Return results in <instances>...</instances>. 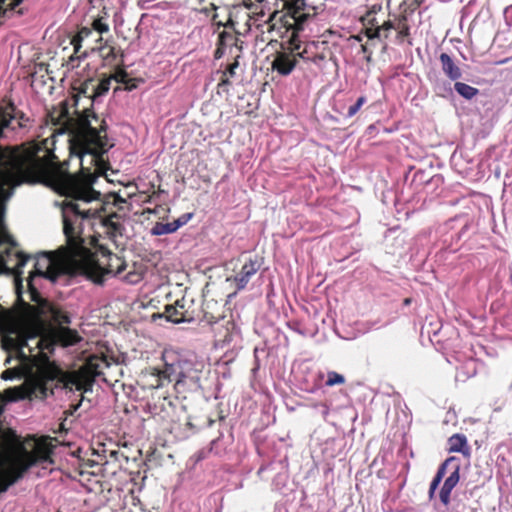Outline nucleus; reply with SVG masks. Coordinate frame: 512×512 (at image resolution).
Listing matches in <instances>:
<instances>
[{
	"label": "nucleus",
	"instance_id": "e433bc0d",
	"mask_svg": "<svg viewBox=\"0 0 512 512\" xmlns=\"http://www.w3.org/2000/svg\"><path fill=\"white\" fill-rule=\"evenodd\" d=\"M435 491H436V489H435V488L430 487V489H429V497H430V498H433V497H434Z\"/></svg>",
	"mask_w": 512,
	"mask_h": 512
},
{
	"label": "nucleus",
	"instance_id": "393cba45",
	"mask_svg": "<svg viewBox=\"0 0 512 512\" xmlns=\"http://www.w3.org/2000/svg\"><path fill=\"white\" fill-rule=\"evenodd\" d=\"M192 216H193L192 213H186V214H182L179 218H177L176 220L172 221L173 227L175 229V232L179 228H181L182 226L187 224L190 221V219L192 218Z\"/></svg>",
	"mask_w": 512,
	"mask_h": 512
},
{
	"label": "nucleus",
	"instance_id": "aec40b11",
	"mask_svg": "<svg viewBox=\"0 0 512 512\" xmlns=\"http://www.w3.org/2000/svg\"><path fill=\"white\" fill-rule=\"evenodd\" d=\"M165 381H168V378L164 377V370L160 371L154 369L153 373L151 374V388L160 389L164 386Z\"/></svg>",
	"mask_w": 512,
	"mask_h": 512
},
{
	"label": "nucleus",
	"instance_id": "f257e3e1",
	"mask_svg": "<svg viewBox=\"0 0 512 512\" xmlns=\"http://www.w3.org/2000/svg\"><path fill=\"white\" fill-rule=\"evenodd\" d=\"M94 177L77 176L59 171L53 172L50 185L58 193L70 198L61 203L63 232L66 237V246L53 253H41L36 256L34 270L27 278V287L32 299L37 293L34 284L36 277H43L51 282H57L66 275H79L88 273L95 275L97 268L90 262L83 250V220L97 216L98 208L86 209L82 207L92 201L98 200L100 193L92 188Z\"/></svg>",
	"mask_w": 512,
	"mask_h": 512
},
{
	"label": "nucleus",
	"instance_id": "a18cd8bd",
	"mask_svg": "<svg viewBox=\"0 0 512 512\" xmlns=\"http://www.w3.org/2000/svg\"><path fill=\"white\" fill-rule=\"evenodd\" d=\"M355 39L358 40V41H361V37L360 36H356Z\"/></svg>",
	"mask_w": 512,
	"mask_h": 512
},
{
	"label": "nucleus",
	"instance_id": "49530a36",
	"mask_svg": "<svg viewBox=\"0 0 512 512\" xmlns=\"http://www.w3.org/2000/svg\"><path fill=\"white\" fill-rule=\"evenodd\" d=\"M410 300L409 299H405V303L406 304H409Z\"/></svg>",
	"mask_w": 512,
	"mask_h": 512
},
{
	"label": "nucleus",
	"instance_id": "9d476101",
	"mask_svg": "<svg viewBox=\"0 0 512 512\" xmlns=\"http://www.w3.org/2000/svg\"><path fill=\"white\" fill-rule=\"evenodd\" d=\"M43 314L47 319L53 321L55 324L62 327L70 323L69 315L60 307L54 304H47L43 307ZM57 341H61L64 345H72L78 341V336L75 332L60 328L59 334L55 336Z\"/></svg>",
	"mask_w": 512,
	"mask_h": 512
},
{
	"label": "nucleus",
	"instance_id": "0eeeda50",
	"mask_svg": "<svg viewBox=\"0 0 512 512\" xmlns=\"http://www.w3.org/2000/svg\"><path fill=\"white\" fill-rule=\"evenodd\" d=\"M37 450H0V493L5 492L38 459ZM51 452L52 450H43Z\"/></svg>",
	"mask_w": 512,
	"mask_h": 512
},
{
	"label": "nucleus",
	"instance_id": "a19ab883",
	"mask_svg": "<svg viewBox=\"0 0 512 512\" xmlns=\"http://www.w3.org/2000/svg\"><path fill=\"white\" fill-rule=\"evenodd\" d=\"M91 451H92V454L100 455L99 450L93 449V450H91Z\"/></svg>",
	"mask_w": 512,
	"mask_h": 512
},
{
	"label": "nucleus",
	"instance_id": "a211bd4d",
	"mask_svg": "<svg viewBox=\"0 0 512 512\" xmlns=\"http://www.w3.org/2000/svg\"><path fill=\"white\" fill-rule=\"evenodd\" d=\"M455 91L464 99L471 100L478 95L479 90L463 82L456 81L454 84Z\"/></svg>",
	"mask_w": 512,
	"mask_h": 512
},
{
	"label": "nucleus",
	"instance_id": "20e7f679",
	"mask_svg": "<svg viewBox=\"0 0 512 512\" xmlns=\"http://www.w3.org/2000/svg\"><path fill=\"white\" fill-rule=\"evenodd\" d=\"M0 334L2 347L14 350L22 364H31L36 369L55 366L48 354L58 342L54 335L44 334V327L34 311H9L0 306Z\"/></svg>",
	"mask_w": 512,
	"mask_h": 512
},
{
	"label": "nucleus",
	"instance_id": "7ed1b4c3",
	"mask_svg": "<svg viewBox=\"0 0 512 512\" xmlns=\"http://www.w3.org/2000/svg\"><path fill=\"white\" fill-rule=\"evenodd\" d=\"M108 362L100 357H90L78 370L64 372L57 366L42 368L15 367L2 372L3 380H13L24 377L20 386L8 388L4 391L3 401L13 402L23 399H44L53 393V388H65L88 392L92 390L95 379L104 373Z\"/></svg>",
	"mask_w": 512,
	"mask_h": 512
},
{
	"label": "nucleus",
	"instance_id": "c85d7f7f",
	"mask_svg": "<svg viewBox=\"0 0 512 512\" xmlns=\"http://www.w3.org/2000/svg\"><path fill=\"white\" fill-rule=\"evenodd\" d=\"M444 473H445V467L442 466L438 470V472H437L436 476L434 477L433 481L431 482L430 487H433V488L437 489L439 484H440V482H441V480H442V478H443V476H444Z\"/></svg>",
	"mask_w": 512,
	"mask_h": 512
},
{
	"label": "nucleus",
	"instance_id": "cd10ccee",
	"mask_svg": "<svg viewBox=\"0 0 512 512\" xmlns=\"http://www.w3.org/2000/svg\"><path fill=\"white\" fill-rule=\"evenodd\" d=\"M93 29L102 34L108 32L109 26L102 19H96L93 21Z\"/></svg>",
	"mask_w": 512,
	"mask_h": 512
},
{
	"label": "nucleus",
	"instance_id": "58836bf2",
	"mask_svg": "<svg viewBox=\"0 0 512 512\" xmlns=\"http://www.w3.org/2000/svg\"><path fill=\"white\" fill-rule=\"evenodd\" d=\"M458 452H462L464 454V456L466 457H469L470 456V453H469V450L467 449H464V450H457Z\"/></svg>",
	"mask_w": 512,
	"mask_h": 512
},
{
	"label": "nucleus",
	"instance_id": "4c0bfd02",
	"mask_svg": "<svg viewBox=\"0 0 512 512\" xmlns=\"http://www.w3.org/2000/svg\"><path fill=\"white\" fill-rule=\"evenodd\" d=\"M365 59H366V61H367V62H370V61H371V59H372V52H368V53L366 54V56H365Z\"/></svg>",
	"mask_w": 512,
	"mask_h": 512
},
{
	"label": "nucleus",
	"instance_id": "4468645a",
	"mask_svg": "<svg viewBox=\"0 0 512 512\" xmlns=\"http://www.w3.org/2000/svg\"><path fill=\"white\" fill-rule=\"evenodd\" d=\"M440 63L444 74L452 81H457L461 78L462 72L453 59L447 53H441Z\"/></svg>",
	"mask_w": 512,
	"mask_h": 512
},
{
	"label": "nucleus",
	"instance_id": "79ce46f5",
	"mask_svg": "<svg viewBox=\"0 0 512 512\" xmlns=\"http://www.w3.org/2000/svg\"><path fill=\"white\" fill-rule=\"evenodd\" d=\"M22 1H23V0H15V2H14V6L19 5Z\"/></svg>",
	"mask_w": 512,
	"mask_h": 512
},
{
	"label": "nucleus",
	"instance_id": "f3484780",
	"mask_svg": "<svg viewBox=\"0 0 512 512\" xmlns=\"http://www.w3.org/2000/svg\"><path fill=\"white\" fill-rule=\"evenodd\" d=\"M178 307H180V309L184 308L183 305L179 304V301L176 302L175 306L168 305V306L165 307L164 314H165V317H166V319L168 321L176 323V324L185 321L184 314H183L182 311L178 310Z\"/></svg>",
	"mask_w": 512,
	"mask_h": 512
},
{
	"label": "nucleus",
	"instance_id": "473e14b6",
	"mask_svg": "<svg viewBox=\"0 0 512 512\" xmlns=\"http://www.w3.org/2000/svg\"><path fill=\"white\" fill-rule=\"evenodd\" d=\"M290 49H291L290 54H291L292 56H295V57H296V60H297L298 58H305V56H304L305 51H303V52H298V53H293L296 49H293V45H291V44H290Z\"/></svg>",
	"mask_w": 512,
	"mask_h": 512
},
{
	"label": "nucleus",
	"instance_id": "ea45409f",
	"mask_svg": "<svg viewBox=\"0 0 512 512\" xmlns=\"http://www.w3.org/2000/svg\"><path fill=\"white\" fill-rule=\"evenodd\" d=\"M328 413H329V408L325 406V409H324V411H323V415H324V416H327V415H328Z\"/></svg>",
	"mask_w": 512,
	"mask_h": 512
},
{
	"label": "nucleus",
	"instance_id": "1a4fd4ad",
	"mask_svg": "<svg viewBox=\"0 0 512 512\" xmlns=\"http://www.w3.org/2000/svg\"><path fill=\"white\" fill-rule=\"evenodd\" d=\"M83 250L86 252L87 256L89 257L90 262L97 268V273L95 275H90L88 273H79V275H84L88 279L92 280L96 284H103L105 281L106 275H119L126 269V264L124 261L121 260L120 257L117 255H113L111 252H107L109 259L106 267H102L99 265L95 258L93 253L87 246L85 245V239L83 238Z\"/></svg>",
	"mask_w": 512,
	"mask_h": 512
},
{
	"label": "nucleus",
	"instance_id": "37998d69",
	"mask_svg": "<svg viewBox=\"0 0 512 512\" xmlns=\"http://www.w3.org/2000/svg\"><path fill=\"white\" fill-rule=\"evenodd\" d=\"M11 361V357H8L6 360H5V364H9Z\"/></svg>",
	"mask_w": 512,
	"mask_h": 512
},
{
	"label": "nucleus",
	"instance_id": "39448f33",
	"mask_svg": "<svg viewBox=\"0 0 512 512\" xmlns=\"http://www.w3.org/2000/svg\"><path fill=\"white\" fill-rule=\"evenodd\" d=\"M70 151L80 160L82 169L97 166L101 156L112 147L106 134V124L92 112L80 116L69 128Z\"/></svg>",
	"mask_w": 512,
	"mask_h": 512
},
{
	"label": "nucleus",
	"instance_id": "72a5a7b5",
	"mask_svg": "<svg viewBox=\"0 0 512 512\" xmlns=\"http://www.w3.org/2000/svg\"><path fill=\"white\" fill-rule=\"evenodd\" d=\"M378 28H381V30L388 31V30H391L393 28V24L390 21H386L381 26H379Z\"/></svg>",
	"mask_w": 512,
	"mask_h": 512
},
{
	"label": "nucleus",
	"instance_id": "bb28decb",
	"mask_svg": "<svg viewBox=\"0 0 512 512\" xmlns=\"http://www.w3.org/2000/svg\"><path fill=\"white\" fill-rule=\"evenodd\" d=\"M192 216H193L192 213H186V214H182L179 218H177L176 220L172 221L173 227L175 229V232L179 228H181L182 226L187 224L190 221V219L192 218Z\"/></svg>",
	"mask_w": 512,
	"mask_h": 512
},
{
	"label": "nucleus",
	"instance_id": "9b49d317",
	"mask_svg": "<svg viewBox=\"0 0 512 512\" xmlns=\"http://www.w3.org/2000/svg\"><path fill=\"white\" fill-rule=\"evenodd\" d=\"M262 265L258 257L249 258L241 267L240 271L233 277L227 278V281H233L236 284L237 291L245 289L251 278L260 270Z\"/></svg>",
	"mask_w": 512,
	"mask_h": 512
},
{
	"label": "nucleus",
	"instance_id": "f03ea898",
	"mask_svg": "<svg viewBox=\"0 0 512 512\" xmlns=\"http://www.w3.org/2000/svg\"><path fill=\"white\" fill-rule=\"evenodd\" d=\"M13 107L0 110V138L6 130L23 127ZM39 181V144L28 143L17 148L0 147V260H28L30 256L16 250V243L7 233L4 225L5 202L12 196L13 189L24 182Z\"/></svg>",
	"mask_w": 512,
	"mask_h": 512
},
{
	"label": "nucleus",
	"instance_id": "c03bdc74",
	"mask_svg": "<svg viewBox=\"0 0 512 512\" xmlns=\"http://www.w3.org/2000/svg\"><path fill=\"white\" fill-rule=\"evenodd\" d=\"M221 84H228V79H223Z\"/></svg>",
	"mask_w": 512,
	"mask_h": 512
},
{
	"label": "nucleus",
	"instance_id": "c9c22d12",
	"mask_svg": "<svg viewBox=\"0 0 512 512\" xmlns=\"http://www.w3.org/2000/svg\"><path fill=\"white\" fill-rule=\"evenodd\" d=\"M84 450H81V449H78L76 450L75 452L72 453L73 456L75 457H80L81 453L83 452Z\"/></svg>",
	"mask_w": 512,
	"mask_h": 512
},
{
	"label": "nucleus",
	"instance_id": "c756f323",
	"mask_svg": "<svg viewBox=\"0 0 512 512\" xmlns=\"http://www.w3.org/2000/svg\"><path fill=\"white\" fill-rule=\"evenodd\" d=\"M106 49H107V47L103 46V47L98 48V51H99L100 53H102V56H103L105 59L114 58V57H115L114 48H113V47H109V48H108V52L104 54V51H105Z\"/></svg>",
	"mask_w": 512,
	"mask_h": 512
},
{
	"label": "nucleus",
	"instance_id": "a878e982",
	"mask_svg": "<svg viewBox=\"0 0 512 512\" xmlns=\"http://www.w3.org/2000/svg\"><path fill=\"white\" fill-rule=\"evenodd\" d=\"M192 216H193L192 213H186V214H182L179 218H177L176 220L172 221L173 227L175 229V232L179 228H181L182 226L187 224L190 221V219L192 218Z\"/></svg>",
	"mask_w": 512,
	"mask_h": 512
},
{
	"label": "nucleus",
	"instance_id": "b1692460",
	"mask_svg": "<svg viewBox=\"0 0 512 512\" xmlns=\"http://www.w3.org/2000/svg\"><path fill=\"white\" fill-rule=\"evenodd\" d=\"M366 101H367V99L365 96H360L357 99L356 103L351 105L348 108L347 117L348 118L353 117L360 110V108L366 103Z\"/></svg>",
	"mask_w": 512,
	"mask_h": 512
},
{
	"label": "nucleus",
	"instance_id": "2f4dec72",
	"mask_svg": "<svg viewBox=\"0 0 512 512\" xmlns=\"http://www.w3.org/2000/svg\"><path fill=\"white\" fill-rule=\"evenodd\" d=\"M238 66H239V62L237 60H235L232 64L229 65V67L227 69V73L230 76H234Z\"/></svg>",
	"mask_w": 512,
	"mask_h": 512
},
{
	"label": "nucleus",
	"instance_id": "dca6fc26",
	"mask_svg": "<svg viewBox=\"0 0 512 512\" xmlns=\"http://www.w3.org/2000/svg\"><path fill=\"white\" fill-rule=\"evenodd\" d=\"M117 215H111L109 217H106L103 220V225L106 228V233L112 237L115 238L117 236L122 235L123 226L116 221Z\"/></svg>",
	"mask_w": 512,
	"mask_h": 512
},
{
	"label": "nucleus",
	"instance_id": "6e6552de",
	"mask_svg": "<svg viewBox=\"0 0 512 512\" xmlns=\"http://www.w3.org/2000/svg\"><path fill=\"white\" fill-rule=\"evenodd\" d=\"M306 1L307 0H292V7L289 9V14H280V12L274 11L268 19V23H271L273 28L275 23L280 21L287 30L292 29L289 44L293 45V49L300 48L298 32L303 30L304 23L308 18V14H300V11L307 5Z\"/></svg>",
	"mask_w": 512,
	"mask_h": 512
},
{
	"label": "nucleus",
	"instance_id": "ddd939ff",
	"mask_svg": "<svg viewBox=\"0 0 512 512\" xmlns=\"http://www.w3.org/2000/svg\"><path fill=\"white\" fill-rule=\"evenodd\" d=\"M92 34V30L83 27L80 29V31L77 33V35L72 39V45L74 47V53L70 56L69 62L72 63L75 60H81L88 57V52L84 51L81 55H77L81 49L82 41L86 38H88Z\"/></svg>",
	"mask_w": 512,
	"mask_h": 512
},
{
	"label": "nucleus",
	"instance_id": "2eb2a0df",
	"mask_svg": "<svg viewBox=\"0 0 512 512\" xmlns=\"http://www.w3.org/2000/svg\"><path fill=\"white\" fill-rule=\"evenodd\" d=\"M459 482V471L455 470L452 472L444 481V484L440 490V499L444 505H448L450 502V494L453 488Z\"/></svg>",
	"mask_w": 512,
	"mask_h": 512
},
{
	"label": "nucleus",
	"instance_id": "f8f14e48",
	"mask_svg": "<svg viewBox=\"0 0 512 512\" xmlns=\"http://www.w3.org/2000/svg\"><path fill=\"white\" fill-rule=\"evenodd\" d=\"M296 64L295 56L288 52H278L271 63V68L282 76H288L292 73Z\"/></svg>",
	"mask_w": 512,
	"mask_h": 512
},
{
	"label": "nucleus",
	"instance_id": "7c9ffc66",
	"mask_svg": "<svg viewBox=\"0 0 512 512\" xmlns=\"http://www.w3.org/2000/svg\"><path fill=\"white\" fill-rule=\"evenodd\" d=\"M380 32H381V28H378V27L375 30L367 29L366 30V36L369 39L379 38L380 37Z\"/></svg>",
	"mask_w": 512,
	"mask_h": 512
},
{
	"label": "nucleus",
	"instance_id": "6ab92c4d",
	"mask_svg": "<svg viewBox=\"0 0 512 512\" xmlns=\"http://www.w3.org/2000/svg\"><path fill=\"white\" fill-rule=\"evenodd\" d=\"M174 232H175V229L173 227L172 222H168V223L156 222L155 225L151 229V234L155 235V236L171 234Z\"/></svg>",
	"mask_w": 512,
	"mask_h": 512
},
{
	"label": "nucleus",
	"instance_id": "412c9836",
	"mask_svg": "<svg viewBox=\"0 0 512 512\" xmlns=\"http://www.w3.org/2000/svg\"><path fill=\"white\" fill-rule=\"evenodd\" d=\"M109 88L110 81L108 79L102 80L96 86L92 85V95L90 97L95 99L96 97L102 96L108 92Z\"/></svg>",
	"mask_w": 512,
	"mask_h": 512
},
{
	"label": "nucleus",
	"instance_id": "5701e85b",
	"mask_svg": "<svg viewBox=\"0 0 512 512\" xmlns=\"http://www.w3.org/2000/svg\"><path fill=\"white\" fill-rule=\"evenodd\" d=\"M345 383V377L335 371H329L327 373L326 386L341 385Z\"/></svg>",
	"mask_w": 512,
	"mask_h": 512
},
{
	"label": "nucleus",
	"instance_id": "f704fd0d",
	"mask_svg": "<svg viewBox=\"0 0 512 512\" xmlns=\"http://www.w3.org/2000/svg\"><path fill=\"white\" fill-rule=\"evenodd\" d=\"M361 51L364 53V54H367L368 52H371L366 45H361Z\"/></svg>",
	"mask_w": 512,
	"mask_h": 512
},
{
	"label": "nucleus",
	"instance_id": "4be33fe9",
	"mask_svg": "<svg viewBox=\"0 0 512 512\" xmlns=\"http://www.w3.org/2000/svg\"><path fill=\"white\" fill-rule=\"evenodd\" d=\"M449 448H466L467 438L464 434H454L448 440Z\"/></svg>",
	"mask_w": 512,
	"mask_h": 512
},
{
	"label": "nucleus",
	"instance_id": "423d86ee",
	"mask_svg": "<svg viewBox=\"0 0 512 512\" xmlns=\"http://www.w3.org/2000/svg\"><path fill=\"white\" fill-rule=\"evenodd\" d=\"M168 357L164 356V377L168 378V382L174 381L175 392L185 398L186 393L200 390L203 362L187 358H177L169 362Z\"/></svg>",
	"mask_w": 512,
	"mask_h": 512
}]
</instances>
